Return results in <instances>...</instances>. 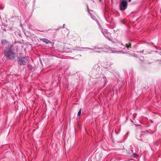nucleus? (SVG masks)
Returning a JSON list of instances; mask_svg holds the SVG:
<instances>
[{
    "mask_svg": "<svg viewBox=\"0 0 161 161\" xmlns=\"http://www.w3.org/2000/svg\"><path fill=\"white\" fill-rule=\"evenodd\" d=\"M4 54L7 59H14L15 57V54L13 51V46L10 45L7 47L4 50Z\"/></svg>",
    "mask_w": 161,
    "mask_h": 161,
    "instance_id": "obj_1",
    "label": "nucleus"
},
{
    "mask_svg": "<svg viewBox=\"0 0 161 161\" xmlns=\"http://www.w3.org/2000/svg\"><path fill=\"white\" fill-rule=\"evenodd\" d=\"M95 48L96 49L100 50H97L95 51V52L98 53H100L103 51L108 52L110 53H114L118 52V51L115 49L114 48L112 49L109 47H105L103 48H99L98 47H95Z\"/></svg>",
    "mask_w": 161,
    "mask_h": 161,
    "instance_id": "obj_2",
    "label": "nucleus"
},
{
    "mask_svg": "<svg viewBox=\"0 0 161 161\" xmlns=\"http://www.w3.org/2000/svg\"><path fill=\"white\" fill-rule=\"evenodd\" d=\"M128 3L126 0H120L119 8L121 11L125 10L127 7Z\"/></svg>",
    "mask_w": 161,
    "mask_h": 161,
    "instance_id": "obj_3",
    "label": "nucleus"
},
{
    "mask_svg": "<svg viewBox=\"0 0 161 161\" xmlns=\"http://www.w3.org/2000/svg\"><path fill=\"white\" fill-rule=\"evenodd\" d=\"M27 61V57H20L19 58L18 60V62L19 65H22L25 64Z\"/></svg>",
    "mask_w": 161,
    "mask_h": 161,
    "instance_id": "obj_4",
    "label": "nucleus"
},
{
    "mask_svg": "<svg viewBox=\"0 0 161 161\" xmlns=\"http://www.w3.org/2000/svg\"><path fill=\"white\" fill-rule=\"evenodd\" d=\"M102 32L105 37L109 39H110V33L108 31V30H107L104 29L103 30H102Z\"/></svg>",
    "mask_w": 161,
    "mask_h": 161,
    "instance_id": "obj_5",
    "label": "nucleus"
},
{
    "mask_svg": "<svg viewBox=\"0 0 161 161\" xmlns=\"http://www.w3.org/2000/svg\"><path fill=\"white\" fill-rule=\"evenodd\" d=\"M42 40L43 42L46 43V44H49L51 43V42L50 41H49L48 39L46 38H43L42 39Z\"/></svg>",
    "mask_w": 161,
    "mask_h": 161,
    "instance_id": "obj_6",
    "label": "nucleus"
},
{
    "mask_svg": "<svg viewBox=\"0 0 161 161\" xmlns=\"http://www.w3.org/2000/svg\"><path fill=\"white\" fill-rule=\"evenodd\" d=\"M81 113V109H80L79 111L78 112L77 115L79 116L80 115Z\"/></svg>",
    "mask_w": 161,
    "mask_h": 161,
    "instance_id": "obj_7",
    "label": "nucleus"
},
{
    "mask_svg": "<svg viewBox=\"0 0 161 161\" xmlns=\"http://www.w3.org/2000/svg\"><path fill=\"white\" fill-rule=\"evenodd\" d=\"M6 42V40H3L2 41V43L3 44H5Z\"/></svg>",
    "mask_w": 161,
    "mask_h": 161,
    "instance_id": "obj_8",
    "label": "nucleus"
},
{
    "mask_svg": "<svg viewBox=\"0 0 161 161\" xmlns=\"http://www.w3.org/2000/svg\"><path fill=\"white\" fill-rule=\"evenodd\" d=\"M131 0H128V1L130 2Z\"/></svg>",
    "mask_w": 161,
    "mask_h": 161,
    "instance_id": "obj_9",
    "label": "nucleus"
},
{
    "mask_svg": "<svg viewBox=\"0 0 161 161\" xmlns=\"http://www.w3.org/2000/svg\"><path fill=\"white\" fill-rule=\"evenodd\" d=\"M126 47H127V48H128V46L127 45V46Z\"/></svg>",
    "mask_w": 161,
    "mask_h": 161,
    "instance_id": "obj_10",
    "label": "nucleus"
},
{
    "mask_svg": "<svg viewBox=\"0 0 161 161\" xmlns=\"http://www.w3.org/2000/svg\"><path fill=\"white\" fill-rule=\"evenodd\" d=\"M121 48H123L122 47H121Z\"/></svg>",
    "mask_w": 161,
    "mask_h": 161,
    "instance_id": "obj_11",
    "label": "nucleus"
},
{
    "mask_svg": "<svg viewBox=\"0 0 161 161\" xmlns=\"http://www.w3.org/2000/svg\"><path fill=\"white\" fill-rule=\"evenodd\" d=\"M64 25H65L64 24V25H63V26H64Z\"/></svg>",
    "mask_w": 161,
    "mask_h": 161,
    "instance_id": "obj_12",
    "label": "nucleus"
}]
</instances>
